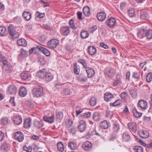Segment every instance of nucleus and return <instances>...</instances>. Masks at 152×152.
Returning <instances> with one entry per match:
<instances>
[{
  "label": "nucleus",
  "instance_id": "51",
  "mask_svg": "<svg viewBox=\"0 0 152 152\" xmlns=\"http://www.w3.org/2000/svg\"><path fill=\"white\" fill-rule=\"evenodd\" d=\"M119 125L118 124L116 123H115L113 124V131L117 132L119 130Z\"/></svg>",
  "mask_w": 152,
  "mask_h": 152
},
{
  "label": "nucleus",
  "instance_id": "52",
  "mask_svg": "<svg viewBox=\"0 0 152 152\" xmlns=\"http://www.w3.org/2000/svg\"><path fill=\"white\" fill-rule=\"evenodd\" d=\"M152 80V73H148L146 76V80L148 82H150Z\"/></svg>",
  "mask_w": 152,
  "mask_h": 152
},
{
  "label": "nucleus",
  "instance_id": "49",
  "mask_svg": "<svg viewBox=\"0 0 152 152\" xmlns=\"http://www.w3.org/2000/svg\"><path fill=\"white\" fill-rule=\"evenodd\" d=\"M134 150L135 152H143V149L141 146H134Z\"/></svg>",
  "mask_w": 152,
  "mask_h": 152
},
{
  "label": "nucleus",
  "instance_id": "39",
  "mask_svg": "<svg viewBox=\"0 0 152 152\" xmlns=\"http://www.w3.org/2000/svg\"><path fill=\"white\" fill-rule=\"evenodd\" d=\"M69 148L72 150L75 149L77 148L76 143L73 142H71L69 143L68 145Z\"/></svg>",
  "mask_w": 152,
  "mask_h": 152
},
{
  "label": "nucleus",
  "instance_id": "25",
  "mask_svg": "<svg viewBox=\"0 0 152 152\" xmlns=\"http://www.w3.org/2000/svg\"><path fill=\"white\" fill-rule=\"evenodd\" d=\"M37 48L39 49V50L45 55L47 56H49L50 55V52L46 49L40 46H37Z\"/></svg>",
  "mask_w": 152,
  "mask_h": 152
},
{
  "label": "nucleus",
  "instance_id": "60",
  "mask_svg": "<svg viewBox=\"0 0 152 152\" xmlns=\"http://www.w3.org/2000/svg\"><path fill=\"white\" fill-rule=\"evenodd\" d=\"M133 77L138 80L140 79V76L139 73L135 72H134L133 75Z\"/></svg>",
  "mask_w": 152,
  "mask_h": 152
},
{
  "label": "nucleus",
  "instance_id": "17",
  "mask_svg": "<svg viewBox=\"0 0 152 152\" xmlns=\"http://www.w3.org/2000/svg\"><path fill=\"white\" fill-rule=\"evenodd\" d=\"M31 119L30 118H27L24 120L23 123V127L25 128H28L31 125Z\"/></svg>",
  "mask_w": 152,
  "mask_h": 152
},
{
  "label": "nucleus",
  "instance_id": "16",
  "mask_svg": "<svg viewBox=\"0 0 152 152\" xmlns=\"http://www.w3.org/2000/svg\"><path fill=\"white\" fill-rule=\"evenodd\" d=\"M7 91L9 94H14L16 92L17 88L14 85H11L9 86Z\"/></svg>",
  "mask_w": 152,
  "mask_h": 152
},
{
  "label": "nucleus",
  "instance_id": "28",
  "mask_svg": "<svg viewBox=\"0 0 152 152\" xmlns=\"http://www.w3.org/2000/svg\"><path fill=\"white\" fill-rule=\"evenodd\" d=\"M88 53L91 55H94L96 52V49L93 46H90L88 47Z\"/></svg>",
  "mask_w": 152,
  "mask_h": 152
},
{
  "label": "nucleus",
  "instance_id": "57",
  "mask_svg": "<svg viewBox=\"0 0 152 152\" xmlns=\"http://www.w3.org/2000/svg\"><path fill=\"white\" fill-rule=\"evenodd\" d=\"M69 24L72 29H76V28L75 26L74 23L72 19H71L69 20Z\"/></svg>",
  "mask_w": 152,
  "mask_h": 152
},
{
  "label": "nucleus",
  "instance_id": "40",
  "mask_svg": "<svg viewBox=\"0 0 152 152\" xmlns=\"http://www.w3.org/2000/svg\"><path fill=\"white\" fill-rule=\"evenodd\" d=\"M133 113L134 116L137 118L140 117L142 115V113H139L138 112L135 108H133Z\"/></svg>",
  "mask_w": 152,
  "mask_h": 152
},
{
  "label": "nucleus",
  "instance_id": "32",
  "mask_svg": "<svg viewBox=\"0 0 152 152\" xmlns=\"http://www.w3.org/2000/svg\"><path fill=\"white\" fill-rule=\"evenodd\" d=\"M101 118L100 114L98 112H94L93 115V120L95 121H99Z\"/></svg>",
  "mask_w": 152,
  "mask_h": 152
},
{
  "label": "nucleus",
  "instance_id": "54",
  "mask_svg": "<svg viewBox=\"0 0 152 152\" xmlns=\"http://www.w3.org/2000/svg\"><path fill=\"white\" fill-rule=\"evenodd\" d=\"M78 62L81 63L84 66V67L86 68H87V64L86 61L83 59H80L78 61Z\"/></svg>",
  "mask_w": 152,
  "mask_h": 152
},
{
  "label": "nucleus",
  "instance_id": "36",
  "mask_svg": "<svg viewBox=\"0 0 152 152\" xmlns=\"http://www.w3.org/2000/svg\"><path fill=\"white\" fill-rule=\"evenodd\" d=\"M73 68L75 73L77 75H78L80 71V66L79 65H77V63H74Z\"/></svg>",
  "mask_w": 152,
  "mask_h": 152
},
{
  "label": "nucleus",
  "instance_id": "48",
  "mask_svg": "<svg viewBox=\"0 0 152 152\" xmlns=\"http://www.w3.org/2000/svg\"><path fill=\"white\" fill-rule=\"evenodd\" d=\"M56 116L57 118L60 120L62 119L63 117V113L61 111H58L56 112Z\"/></svg>",
  "mask_w": 152,
  "mask_h": 152
},
{
  "label": "nucleus",
  "instance_id": "45",
  "mask_svg": "<svg viewBox=\"0 0 152 152\" xmlns=\"http://www.w3.org/2000/svg\"><path fill=\"white\" fill-rule=\"evenodd\" d=\"M66 126L67 127H70L73 124L72 121L70 118L66 119L65 121Z\"/></svg>",
  "mask_w": 152,
  "mask_h": 152
},
{
  "label": "nucleus",
  "instance_id": "6",
  "mask_svg": "<svg viewBox=\"0 0 152 152\" xmlns=\"http://www.w3.org/2000/svg\"><path fill=\"white\" fill-rule=\"evenodd\" d=\"M58 43V40L55 39H52L48 42V45L50 48L53 49L56 47Z\"/></svg>",
  "mask_w": 152,
  "mask_h": 152
},
{
  "label": "nucleus",
  "instance_id": "33",
  "mask_svg": "<svg viewBox=\"0 0 152 152\" xmlns=\"http://www.w3.org/2000/svg\"><path fill=\"white\" fill-rule=\"evenodd\" d=\"M10 146V145L9 144L7 143H4L1 145V150L6 151L9 149Z\"/></svg>",
  "mask_w": 152,
  "mask_h": 152
},
{
  "label": "nucleus",
  "instance_id": "14",
  "mask_svg": "<svg viewBox=\"0 0 152 152\" xmlns=\"http://www.w3.org/2000/svg\"><path fill=\"white\" fill-rule=\"evenodd\" d=\"M33 125L36 129H39L43 126L42 123L40 121L35 120L33 123Z\"/></svg>",
  "mask_w": 152,
  "mask_h": 152
},
{
  "label": "nucleus",
  "instance_id": "26",
  "mask_svg": "<svg viewBox=\"0 0 152 152\" xmlns=\"http://www.w3.org/2000/svg\"><path fill=\"white\" fill-rule=\"evenodd\" d=\"M128 126L129 128L134 132H136L137 131L136 124L134 122H131L128 124Z\"/></svg>",
  "mask_w": 152,
  "mask_h": 152
},
{
  "label": "nucleus",
  "instance_id": "1",
  "mask_svg": "<svg viewBox=\"0 0 152 152\" xmlns=\"http://www.w3.org/2000/svg\"><path fill=\"white\" fill-rule=\"evenodd\" d=\"M37 75L40 78H43L47 81L51 80L53 78V75L47 72L46 69H42L37 72Z\"/></svg>",
  "mask_w": 152,
  "mask_h": 152
},
{
  "label": "nucleus",
  "instance_id": "12",
  "mask_svg": "<svg viewBox=\"0 0 152 152\" xmlns=\"http://www.w3.org/2000/svg\"><path fill=\"white\" fill-rule=\"evenodd\" d=\"M14 137L15 139L20 142L22 141L24 139L23 134L19 132L15 133Z\"/></svg>",
  "mask_w": 152,
  "mask_h": 152
},
{
  "label": "nucleus",
  "instance_id": "50",
  "mask_svg": "<svg viewBox=\"0 0 152 152\" xmlns=\"http://www.w3.org/2000/svg\"><path fill=\"white\" fill-rule=\"evenodd\" d=\"M128 14L131 17H134L135 15L134 9L132 8L129 9L128 12Z\"/></svg>",
  "mask_w": 152,
  "mask_h": 152
},
{
  "label": "nucleus",
  "instance_id": "42",
  "mask_svg": "<svg viewBox=\"0 0 152 152\" xmlns=\"http://www.w3.org/2000/svg\"><path fill=\"white\" fill-rule=\"evenodd\" d=\"M88 33L86 31H83L81 33V36L83 39H85L88 36Z\"/></svg>",
  "mask_w": 152,
  "mask_h": 152
},
{
  "label": "nucleus",
  "instance_id": "56",
  "mask_svg": "<svg viewBox=\"0 0 152 152\" xmlns=\"http://www.w3.org/2000/svg\"><path fill=\"white\" fill-rule=\"evenodd\" d=\"M1 122L3 124H7L8 123V119L7 117L3 118L1 120Z\"/></svg>",
  "mask_w": 152,
  "mask_h": 152
},
{
  "label": "nucleus",
  "instance_id": "13",
  "mask_svg": "<svg viewBox=\"0 0 152 152\" xmlns=\"http://www.w3.org/2000/svg\"><path fill=\"white\" fill-rule=\"evenodd\" d=\"M69 27H63L60 28L61 34L64 36H67L70 33Z\"/></svg>",
  "mask_w": 152,
  "mask_h": 152
},
{
  "label": "nucleus",
  "instance_id": "29",
  "mask_svg": "<svg viewBox=\"0 0 152 152\" xmlns=\"http://www.w3.org/2000/svg\"><path fill=\"white\" fill-rule=\"evenodd\" d=\"M13 121L15 124L19 125L22 123V119L20 116L17 115L14 117Z\"/></svg>",
  "mask_w": 152,
  "mask_h": 152
},
{
  "label": "nucleus",
  "instance_id": "3",
  "mask_svg": "<svg viewBox=\"0 0 152 152\" xmlns=\"http://www.w3.org/2000/svg\"><path fill=\"white\" fill-rule=\"evenodd\" d=\"M0 61H2L3 64V69L6 71H10L11 70V67L6 58L2 55H0Z\"/></svg>",
  "mask_w": 152,
  "mask_h": 152
},
{
  "label": "nucleus",
  "instance_id": "8",
  "mask_svg": "<svg viewBox=\"0 0 152 152\" xmlns=\"http://www.w3.org/2000/svg\"><path fill=\"white\" fill-rule=\"evenodd\" d=\"M114 96L113 94L108 92H107L104 94V99L105 101L107 102L111 101Z\"/></svg>",
  "mask_w": 152,
  "mask_h": 152
},
{
  "label": "nucleus",
  "instance_id": "4",
  "mask_svg": "<svg viewBox=\"0 0 152 152\" xmlns=\"http://www.w3.org/2000/svg\"><path fill=\"white\" fill-rule=\"evenodd\" d=\"M43 92V88L40 86L34 88L32 90L33 95L37 97H39L42 95Z\"/></svg>",
  "mask_w": 152,
  "mask_h": 152
},
{
  "label": "nucleus",
  "instance_id": "58",
  "mask_svg": "<svg viewBox=\"0 0 152 152\" xmlns=\"http://www.w3.org/2000/svg\"><path fill=\"white\" fill-rule=\"evenodd\" d=\"M63 93L65 95H67L70 94L71 93V91L69 89L66 88L64 89Z\"/></svg>",
  "mask_w": 152,
  "mask_h": 152
},
{
  "label": "nucleus",
  "instance_id": "20",
  "mask_svg": "<svg viewBox=\"0 0 152 152\" xmlns=\"http://www.w3.org/2000/svg\"><path fill=\"white\" fill-rule=\"evenodd\" d=\"M121 76L120 75H117L116 77L115 80L113 83V85L114 86H116L118 85L121 84Z\"/></svg>",
  "mask_w": 152,
  "mask_h": 152
},
{
  "label": "nucleus",
  "instance_id": "41",
  "mask_svg": "<svg viewBox=\"0 0 152 152\" xmlns=\"http://www.w3.org/2000/svg\"><path fill=\"white\" fill-rule=\"evenodd\" d=\"M122 138L124 140L128 141L130 139L129 135L127 133H124L122 135Z\"/></svg>",
  "mask_w": 152,
  "mask_h": 152
},
{
  "label": "nucleus",
  "instance_id": "11",
  "mask_svg": "<svg viewBox=\"0 0 152 152\" xmlns=\"http://www.w3.org/2000/svg\"><path fill=\"white\" fill-rule=\"evenodd\" d=\"M79 125L78 128V129L81 132L84 131L86 129V124L85 122L83 120H81L79 122Z\"/></svg>",
  "mask_w": 152,
  "mask_h": 152
},
{
  "label": "nucleus",
  "instance_id": "35",
  "mask_svg": "<svg viewBox=\"0 0 152 152\" xmlns=\"http://www.w3.org/2000/svg\"><path fill=\"white\" fill-rule=\"evenodd\" d=\"M83 13L86 16H88L90 15V12L89 7L88 6L85 7L83 9Z\"/></svg>",
  "mask_w": 152,
  "mask_h": 152
},
{
  "label": "nucleus",
  "instance_id": "22",
  "mask_svg": "<svg viewBox=\"0 0 152 152\" xmlns=\"http://www.w3.org/2000/svg\"><path fill=\"white\" fill-rule=\"evenodd\" d=\"M100 126L102 129H107L110 126V123L106 120H104L101 122Z\"/></svg>",
  "mask_w": 152,
  "mask_h": 152
},
{
  "label": "nucleus",
  "instance_id": "62",
  "mask_svg": "<svg viewBox=\"0 0 152 152\" xmlns=\"http://www.w3.org/2000/svg\"><path fill=\"white\" fill-rule=\"evenodd\" d=\"M21 55L23 56H26L27 55V52L23 49L20 50Z\"/></svg>",
  "mask_w": 152,
  "mask_h": 152
},
{
  "label": "nucleus",
  "instance_id": "46",
  "mask_svg": "<svg viewBox=\"0 0 152 152\" xmlns=\"http://www.w3.org/2000/svg\"><path fill=\"white\" fill-rule=\"evenodd\" d=\"M121 102V99H119L116 100L113 103H110V106L115 107L120 104Z\"/></svg>",
  "mask_w": 152,
  "mask_h": 152
},
{
  "label": "nucleus",
  "instance_id": "47",
  "mask_svg": "<svg viewBox=\"0 0 152 152\" xmlns=\"http://www.w3.org/2000/svg\"><path fill=\"white\" fill-rule=\"evenodd\" d=\"M148 17V13L147 12H143L141 13L140 16L141 19H147Z\"/></svg>",
  "mask_w": 152,
  "mask_h": 152
},
{
  "label": "nucleus",
  "instance_id": "55",
  "mask_svg": "<svg viewBox=\"0 0 152 152\" xmlns=\"http://www.w3.org/2000/svg\"><path fill=\"white\" fill-rule=\"evenodd\" d=\"M129 91L133 97L135 98L137 96V93L134 90H130Z\"/></svg>",
  "mask_w": 152,
  "mask_h": 152
},
{
  "label": "nucleus",
  "instance_id": "5",
  "mask_svg": "<svg viewBox=\"0 0 152 152\" xmlns=\"http://www.w3.org/2000/svg\"><path fill=\"white\" fill-rule=\"evenodd\" d=\"M105 24L109 27L113 28L116 25V20L113 17H111L105 22Z\"/></svg>",
  "mask_w": 152,
  "mask_h": 152
},
{
  "label": "nucleus",
  "instance_id": "21",
  "mask_svg": "<svg viewBox=\"0 0 152 152\" xmlns=\"http://www.w3.org/2000/svg\"><path fill=\"white\" fill-rule=\"evenodd\" d=\"M43 119L45 121L50 124L53 123L54 122V115H53L51 117L45 116L43 118Z\"/></svg>",
  "mask_w": 152,
  "mask_h": 152
},
{
  "label": "nucleus",
  "instance_id": "37",
  "mask_svg": "<svg viewBox=\"0 0 152 152\" xmlns=\"http://www.w3.org/2000/svg\"><path fill=\"white\" fill-rule=\"evenodd\" d=\"M7 34L6 29L3 26H0V34L2 36H5Z\"/></svg>",
  "mask_w": 152,
  "mask_h": 152
},
{
  "label": "nucleus",
  "instance_id": "44",
  "mask_svg": "<svg viewBox=\"0 0 152 152\" xmlns=\"http://www.w3.org/2000/svg\"><path fill=\"white\" fill-rule=\"evenodd\" d=\"M36 17L35 18V19H37V18H43L45 16V13H41L39 11H37L35 13Z\"/></svg>",
  "mask_w": 152,
  "mask_h": 152
},
{
  "label": "nucleus",
  "instance_id": "7",
  "mask_svg": "<svg viewBox=\"0 0 152 152\" xmlns=\"http://www.w3.org/2000/svg\"><path fill=\"white\" fill-rule=\"evenodd\" d=\"M82 147L84 150L88 151L92 148V145L90 142L88 141H86L83 142Z\"/></svg>",
  "mask_w": 152,
  "mask_h": 152
},
{
  "label": "nucleus",
  "instance_id": "53",
  "mask_svg": "<svg viewBox=\"0 0 152 152\" xmlns=\"http://www.w3.org/2000/svg\"><path fill=\"white\" fill-rule=\"evenodd\" d=\"M23 149L27 152H31L32 150V147L31 146H28L27 147L26 146H24L23 147Z\"/></svg>",
  "mask_w": 152,
  "mask_h": 152
},
{
  "label": "nucleus",
  "instance_id": "15",
  "mask_svg": "<svg viewBox=\"0 0 152 152\" xmlns=\"http://www.w3.org/2000/svg\"><path fill=\"white\" fill-rule=\"evenodd\" d=\"M106 75L109 77H113L116 72V70L113 69H106L105 71Z\"/></svg>",
  "mask_w": 152,
  "mask_h": 152
},
{
  "label": "nucleus",
  "instance_id": "9",
  "mask_svg": "<svg viewBox=\"0 0 152 152\" xmlns=\"http://www.w3.org/2000/svg\"><path fill=\"white\" fill-rule=\"evenodd\" d=\"M106 15L104 12H102L97 13V17L98 20L101 22L104 21L106 18Z\"/></svg>",
  "mask_w": 152,
  "mask_h": 152
},
{
  "label": "nucleus",
  "instance_id": "31",
  "mask_svg": "<svg viewBox=\"0 0 152 152\" xmlns=\"http://www.w3.org/2000/svg\"><path fill=\"white\" fill-rule=\"evenodd\" d=\"M145 36L148 39H151L152 38V30L150 29L145 30Z\"/></svg>",
  "mask_w": 152,
  "mask_h": 152
},
{
  "label": "nucleus",
  "instance_id": "61",
  "mask_svg": "<svg viewBox=\"0 0 152 152\" xmlns=\"http://www.w3.org/2000/svg\"><path fill=\"white\" fill-rule=\"evenodd\" d=\"M127 96V94L126 93L124 92L121 93V97L122 99L124 100L125 99Z\"/></svg>",
  "mask_w": 152,
  "mask_h": 152
},
{
  "label": "nucleus",
  "instance_id": "10",
  "mask_svg": "<svg viewBox=\"0 0 152 152\" xmlns=\"http://www.w3.org/2000/svg\"><path fill=\"white\" fill-rule=\"evenodd\" d=\"M21 78L24 80H26L31 78V76L30 72H24L20 74Z\"/></svg>",
  "mask_w": 152,
  "mask_h": 152
},
{
  "label": "nucleus",
  "instance_id": "38",
  "mask_svg": "<svg viewBox=\"0 0 152 152\" xmlns=\"http://www.w3.org/2000/svg\"><path fill=\"white\" fill-rule=\"evenodd\" d=\"M58 149L60 151L62 152L64 150V147L61 142H58L57 143Z\"/></svg>",
  "mask_w": 152,
  "mask_h": 152
},
{
  "label": "nucleus",
  "instance_id": "24",
  "mask_svg": "<svg viewBox=\"0 0 152 152\" xmlns=\"http://www.w3.org/2000/svg\"><path fill=\"white\" fill-rule=\"evenodd\" d=\"M145 29H140L139 30L137 33V36L140 39L142 38L145 36Z\"/></svg>",
  "mask_w": 152,
  "mask_h": 152
},
{
  "label": "nucleus",
  "instance_id": "27",
  "mask_svg": "<svg viewBox=\"0 0 152 152\" xmlns=\"http://www.w3.org/2000/svg\"><path fill=\"white\" fill-rule=\"evenodd\" d=\"M22 16L26 20H29L31 18V15L30 12L26 11L24 12L22 14Z\"/></svg>",
  "mask_w": 152,
  "mask_h": 152
},
{
  "label": "nucleus",
  "instance_id": "19",
  "mask_svg": "<svg viewBox=\"0 0 152 152\" xmlns=\"http://www.w3.org/2000/svg\"><path fill=\"white\" fill-rule=\"evenodd\" d=\"M138 133L140 137L143 138H147L149 136V133L146 131L140 130L138 131Z\"/></svg>",
  "mask_w": 152,
  "mask_h": 152
},
{
  "label": "nucleus",
  "instance_id": "18",
  "mask_svg": "<svg viewBox=\"0 0 152 152\" xmlns=\"http://www.w3.org/2000/svg\"><path fill=\"white\" fill-rule=\"evenodd\" d=\"M138 105L143 109H146L148 107V103L147 102L141 100L139 101L138 104Z\"/></svg>",
  "mask_w": 152,
  "mask_h": 152
},
{
  "label": "nucleus",
  "instance_id": "23",
  "mask_svg": "<svg viewBox=\"0 0 152 152\" xmlns=\"http://www.w3.org/2000/svg\"><path fill=\"white\" fill-rule=\"evenodd\" d=\"M86 71L87 73L88 77H92L95 74L94 71L90 67L86 68Z\"/></svg>",
  "mask_w": 152,
  "mask_h": 152
},
{
  "label": "nucleus",
  "instance_id": "2",
  "mask_svg": "<svg viewBox=\"0 0 152 152\" xmlns=\"http://www.w3.org/2000/svg\"><path fill=\"white\" fill-rule=\"evenodd\" d=\"M8 33L10 36H11L14 39L18 37V35L16 31L15 27L12 24H10L8 27Z\"/></svg>",
  "mask_w": 152,
  "mask_h": 152
},
{
  "label": "nucleus",
  "instance_id": "59",
  "mask_svg": "<svg viewBox=\"0 0 152 152\" xmlns=\"http://www.w3.org/2000/svg\"><path fill=\"white\" fill-rule=\"evenodd\" d=\"M91 115V113L90 112H86L83 115V117L85 118H88L90 117Z\"/></svg>",
  "mask_w": 152,
  "mask_h": 152
},
{
  "label": "nucleus",
  "instance_id": "63",
  "mask_svg": "<svg viewBox=\"0 0 152 152\" xmlns=\"http://www.w3.org/2000/svg\"><path fill=\"white\" fill-rule=\"evenodd\" d=\"M84 77V75L83 74H81L79 76V79L80 80L83 81H86V78L85 77H84Z\"/></svg>",
  "mask_w": 152,
  "mask_h": 152
},
{
  "label": "nucleus",
  "instance_id": "30",
  "mask_svg": "<svg viewBox=\"0 0 152 152\" xmlns=\"http://www.w3.org/2000/svg\"><path fill=\"white\" fill-rule=\"evenodd\" d=\"M17 43L19 46L24 47L27 45V42L24 39L22 38L18 39L17 41Z\"/></svg>",
  "mask_w": 152,
  "mask_h": 152
},
{
  "label": "nucleus",
  "instance_id": "43",
  "mask_svg": "<svg viewBox=\"0 0 152 152\" xmlns=\"http://www.w3.org/2000/svg\"><path fill=\"white\" fill-rule=\"evenodd\" d=\"M89 103L91 106H94L96 103V99L95 97H92L90 100Z\"/></svg>",
  "mask_w": 152,
  "mask_h": 152
},
{
  "label": "nucleus",
  "instance_id": "34",
  "mask_svg": "<svg viewBox=\"0 0 152 152\" xmlns=\"http://www.w3.org/2000/svg\"><path fill=\"white\" fill-rule=\"evenodd\" d=\"M26 94L27 91L26 88L23 87L21 88L19 92V94L20 96L21 97H24Z\"/></svg>",
  "mask_w": 152,
  "mask_h": 152
},
{
  "label": "nucleus",
  "instance_id": "64",
  "mask_svg": "<svg viewBox=\"0 0 152 152\" xmlns=\"http://www.w3.org/2000/svg\"><path fill=\"white\" fill-rule=\"evenodd\" d=\"M4 134L2 131H0V141L2 140L4 138Z\"/></svg>",
  "mask_w": 152,
  "mask_h": 152
}]
</instances>
